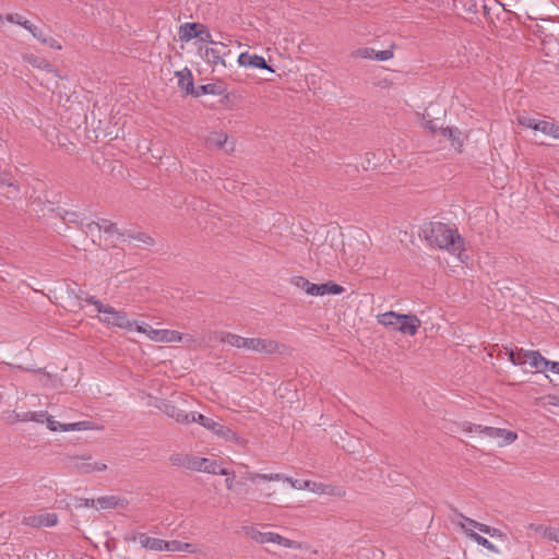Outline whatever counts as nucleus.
I'll use <instances>...</instances> for the list:
<instances>
[{"label": "nucleus", "mask_w": 559, "mask_h": 559, "mask_svg": "<svg viewBox=\"0 0 559 559\" xmlns=\"http://www.w3.org/2000/svg\"><path fill=\"white\" fill-rule=\"evenodd\" d=\"M191 544L182 543L179 540H164L163 550L170 552H179V551H191Z\"/></svg>", "instance_id": "obj_33"}, {"label": "nucleus", "mask_w": 559, "mask_h": 559, "mask_svg": "<svg viewBox=\"0 0 559 559\" xmlns=\"http://www.w3.org/2000/svg\"><path fill=\"white\" fill-rule=\"evenodd\" d=\"M5 20L10 23H14L17 25H22V23L26 20L23 15L19 13H11L5 16Z\"/></svg>", "instance_id": "obj_52"}, {"label": "nucleus", "mask_w": 559, "mask_h": 559, "mask_svg": "<svg viewBox=\"0 0 559 559\" xmlns=\"http://www.w3.org/2000/svg\"><path fill=\"white\" fill-rule=\"evenodd\" d=\"M516 120L518 123L524 128L542 132L543 134L549 135L554 139H559V126L549 120H539L525 112L520 114Z\"/></svg>", "instance_id": "obj_4"}, {"label": "nucleus", "mask_w": 559, "mask_h": 559, "mask_svg": "<svg viewBox=\"0 0 559 559\" xmlns=\"http://www.w3.org/2000/svg\"><path fill=\"white\" fill-rule=\"evenodd\" d=\"M41 44H44L52 49H57V50L62 49L61 44L57 39H55L53 37H51L49 35H47L45 38H43Z\"/></svg>", "instance_id": "obj_50"}, {"label": "nucleus", "mask_w": 559, "mask_h": 559, "mask_svg": "<svg viewBox=\"0 0 559 559\" xmlns=\"http://www.w3.org/2000/svg\"><path fill=\"white\" fill-rule=\"evenodd\" d=\"M22 27H24L25 29H27L32 35L33 33L36 31V25H34L33 23H31L28 20H25L22 25Z\"/></svg>", "instance_id": "obj_55"}, {"label": "nucleus", "mask_w": 559, "mask_h": 559, "mask_svg": "<svg viewBox=\"0 0 559 559\" xmlns=\"http://www.w3.org/2000/svg\"><path fill=\"white\" fill-rule=\"evenodd\" d=\"M423 234L431 247L447 250L461 259L464 251V239L456 228L441 222H430L424 225Z\"/></svg>", "instance_id": "obj_1"}, {"label": "nucleus", "mask_w": 559, "mask_h": 559, "mask_svg": "<svg viewBox=\"0 0 559 559\" xmlns=\"http://www.w3.org/2000/svg\"><path fill=\"white\" fill-rule=\"evenodd\" d=\"M272 544H276L284 548L301 549L302 545L299 542L288 539L277 533H274Z\"/></svg>", "instance_id": "obj_35"}, {"label": "nucleus", "mask_w": 559, "mask_h": 559, "mask_svg": "<svg viewBox=\"0 0 559 559\" xmlns=\"http://www.w3.org/2000/svg\"><path fill=\"white\" fill-rule=\"evenodd\" d=\"M293 285L304 290L309 296H318L319 284H313L302 276H296L292 281Z\"/></svg>", "instance_id": "obj_22"}, {"label": "nucleus", "mask_w": 559, "mask_h": 559, "mask_svg": "<svg viewBox=\"0 0 559 559\" xmlns=\"http://www.w3.org/2000/svg\"><path fill=\"white\" fill-rule=\"evenodd\" d=\"M457 525L462 528V531L465 533L466 536H468V532H475V530H478L481 532L484 523L477 522L471 518L465 516L462 513H457Z\"/></svg>", "instance_id": "obj_20"}, {"label": "nucleus", "mask_w": 559, "mask_h": 559, "mask_svg": "<svg viewBox=\"0 0 559 559\" xmlns=\"http://www.w3.org/2000/svg\"><path fill=\"white\" fill-rule=\"evenodd\" d=\"M85 301L93 305L95 307V310L98 313L103 314L102 317H99L100 322L107 325L117 326L119 329H124L128 331L133 330V324H135V321L130 320L127 312L116 310L114 307L109 305H104L94 296L86 297Z\"/></svg>", "instance_id": "obj_3"}, {"label": "nucleus", "mask_w": 559, "mask_h": 559, "mask_svg": "<svg viewBox=\"0 0 559 559\" xmlns=\"http://www.w3.org/2000/svg\"><path fill=\"white\" fill-rule=\"evenodd\" d=\"M548 369L551 372L559 374V361H550Z\"/></svg>", "instance_id": "obj_57"}, {"label": "nucleus", "mask_w": 559, "mask_h": 559, "mask_svg": "<svg viewBox=\"0 0 559 559\" xmlns=\"http://www.w3.org/2000/svg\"><path fill=\"white\" fill-rule=\"evenodd\" d=\"M425 129L429 130L431 133H436L438 130L441 131V126L438 122V119L436 120H426L424 122Z\"/></svg>", "instance_id": "obj_51"}, {"label": "nucleus", "mask_w": 559, "mask_h": 559, "mask_svg": "<svg viewBox=\"0 0 559 559\" xmlns=\"http://www.w3.org/2000/svg\"><path fill=\"white\" fill-rule=\"evenodd\" d=\"M305 486L307 487V490L317 495H324L326 484L310 480V483L305 484Z\"/></svg>", "instance_id": "obj_44"}, {"label": "nucleus", "mask_w": 559, "mask_h": 559, "mask_svg": "<svg viewBox=\"0 0 559 559\" xmlns=\"http://www.w3.org/2000/svg\"><path fill=\"white\" fill-rule=\"evenodd\" d=\"M102 224H103V219H100L99 222H88V223L81 222V228L86 235H90L92 237L93 242H96L95 238L102 237V229H103V227L100 226Z\"/></svg>", "instance_id": "obj_26"}, {"label": "nucleus", "mask_w": 559, "mask_h": 559, "mask_svg": "<svg viewBox=\"0 0 559 559\" xmlns=\"http://www.w3.org/2000/svg\"><path fill=\"white\" fill-rule=\"evenodd\" d=\"M136 239L140 240V241H143V242H145L147 245H152L153 243V239L151 237H148V236L141 235V236L136 237Z\"/></svg>", "instance_id": "obj_59"}, {"label": "nucleus", "mask_w": 559, "mask_h": 559, "mask_svg": "<svg viewBox=\"0 0 559 559\" xmlns=\"http://www.w3.org/2000/svg\"><path fill=\"white\" fill-rule=\"evenodd\" d=\"M524 350L525 349L521 348V349L510 352L509 358L513 365H524V360H523Z\"/></svg>", "instance_id": "obj_46"}, {"label": "nucleus", "mask_w": 559, "mask_h": 559, "mask_svg": "<svg viewBox=\"0 0 559 559\" xmlns=\"http://www.w3.org/2000/svg\"><path fill=\"white\" fill-rule=\"evenodd\" d=\"M243 350L259 354H274L280 350V345L277 342L269 338L246 337Z\"/></svg>", "instance_id": "obj_6"}, {"label": "nucleus", "mask_w": 559, "mask_h": 559, "mask_svg": "<svg viewBox=\"0 0 559 559\" xmlns=\"http://www.w3.org/2000/svg\"><path fill=\"white\" fill-rule=\"evenodd\" d=\"M212 418L204 416L203 414L197 413V412H190L188 417V424L190 423H198L202 427L206 429Z\"/></svg>", "instance_id": "obj_37"}, {"label": "nucleus", "mask_w": 559, "mask_h": 559, "mask_svg": "<svg viewBox=\"0 0 559 559\" xmlns=\"http://www.w3.org/2000/svg\"><path fill=\"white\" fill-rule=\"evenodd\" d=\"M545 537L559 544V528L548 527L544 531Z\"/></svg>", "instance_id": "obj_49"}, {"label": "nucleus", "mask_w": 559, "mask_h": 559, "mask_svg": "<svg viewBox=\"0 0 559 559\" xmlns=\"http://www.w3.org/2000/svg\"><path fill=\"white\" fill-rule=\"evenodd\" d=\"M246 535L255 543L269 544L272 543L274 532H262L255 527H249L246 530Z\"/></svg>", "instance_id": "obj_23"}, {"label": "nucleus", "mask_w": 559, "mask_h": 559, "mask_svg": "<svg viewBox=\"0 0 559 559\" xmlns=\"http://www.w3.org/2000/svg\"><path fill=\"white\" fill-rule=\"evenodd\" d=\"M227 134L225 132H212L206 138V145L210 148H222L224 144L227 142Z\"/></svg>", "instance_id": "obj_30"}, {"label": "nucleus", "mask_w": 559, "mask_h": 559, "mask_svg": "<svg viewBox=\"0 0 559 559\" xmlns=\"http://www.w3.org/2000/svg\"><path fill=\"white\" fill-rule=\"evenodd\" d=\"M246 479L251 483H255L257 480H281L284 479V474L272 473V474H261V473H248L246 475Z\"/></svg>", "instance_id": "obj_34"}, {"label": "nucleus", "mask_w": 559, "mask_h": 559, "mask_svg": "<svg viewBox=\"0 0 559 559\" xmlns=\"http://www.w3.org/2000/svg\"><path fill=\"white\" fill-rule=\"evenodd\" d=\"M465 1V5H466V9L468 12H477V2L476 0H464Z\"/></svg>", "instance_id": "obj_53"}, {"label": "nucleus", "mask_w": 559, "mask_h": 559, "mask_svg": "<svg viewBox=\"0 0 559 559\" xmlns=\"http://www.w3.org/2000/svg\"><path fill=\"white\" fill-rule=\"evenodd\" d=\"M225 485H226V488L227 489H233V486H234V477H227L225 479Z\"/></svg>", "instance_id": "obj_60"}, {"label": "nucleus", "mask_w": 559, "mask_h": 559, "mask_svg": "<svg viewBox=\"0 0 559 559\" xmlns=\"http://www.w3.org/2000/svg\"><path fill=\"white\" fill-rule=\"evenodd\" d=\"M197 38H199L201 41L209 43L211 45L225 46L223 43H218L213 39L212 34L204 24H201V28L197 35Z\"/></svg>", "instance_id": "obj_36"}, {"label": "nucleus", "mask_w": 559, "mask_h": 559, "mask_svg": "<svg viewBox=\"0 0 559 559\" xmlns=\"http://www.w3.org/2000/svg\"><path fill=\"white\" fill-rule=\"evenodd\" d=\"M468 431L484 435L490 439H498L499 447L509 445L518 439V435L514 431L483 425H471Z\"/></svg>", "instance_id": "obj_5"}, {"label": "nucleus", "mask_w": 559, "mask_h": 559, "mask_svg": "<svg viewBox=\"0 0 559 559\" xmlns=\"http://www.w3.org/2000/svg\"><path fill=\"white\" fill-rule=\"evenodd\" d=\"M46 425H47V428L51 431H62V427L66 426V424H61V423L55 420L51 416H48Z\"/></svg>", "instance_id": "obj_48"}, {"label": "nucleus", "mask_w": 559, "mask_h": 559, "mask_svg": "<svg viewBox=\"0 0 559 559\" xmlns=\"http://www.w3.org/2000/svg\"><path fill=\"white\" fill-rule=\"evenodd\" d=\"M379 324L391 328L404 335L414 336L421 326V320L413 313L402 314L395 311H388L378 316Z\"/></svg>", "instance_id": "obj_2"}, {"label": "nucleus", "mask_w": 559, "mask_h": 559, "mask_svg": "<svg viewBox=\"0 0 559 559\" xmlns=\"http://www.w3.org/2000/svg\"><path fill=\"white\" fill-rule=\"evenodd\" d=\"M523 360L524 364H528L532 368H535L539 372L548 370V366L550 364V360L543 357L542 354L537 350H524Z\"/></svg>", "instance_id": "obj_13"}, {"label": "nucleus", "mask_w": 559, "mask_h": 559, "mask_svg": "<svg viewBox=\"0 0 559 559\" xmlns=\"http://www.w3.org/2000/svg\"><path fill=\"white\" fill-rule=\"evenodd\" d=\"M92 428L91 421H78L72 424H66L64 427H62V431H80V430H87Z\"/></svg>", "instance_id": "obj_38"}, {"label": "nucleus", "mask_w": 559, "mask_h": 559, "mask_svg": "<svg viewBox=\"0 0 559 559\" xmlns=\"http://www.w3.org/2000/svg\"><path fill=\"white\" fill-rule=\"evenodd\" d=\"M26 60H27V62L36 66L37 68L45 69V70L51 69V64L47 60L39 59L33 55L26 57Z\"/></svg>", "instance_id": "obj_43"}, {"label": "nucleus", "mask_w": 559, "mask_h": 559, "mask_svg": "<svg viewBox=\"0 0 559 559\" xmlns=\"http://www.w3.org/2000/svg\"><path fill=\"white\" fill-rule=\"evenodd\" d=\"M102 234L105 236V240L111 245H116L117 241L124 240L126 234L120 231L117 225L108 219H103Z\"/></svg>", "instance_id": "obj_15"}, {"label": "nucleus", "mask_w": 559, "mask_h": 559, "mask_svg": "<svg viewBox=\"0 0 559 559\" xmlns=\"http://www.w3.org/2000/svg\"><path fill=\"white\" fill-rule=\"evenodd\" d=\"M73 467L81 474L100 473L107 469L103 462L93 461L88 454L73 456L71 459Z\"/></svg>", "instance_id": "obj_7"}, {"label": "nucleus", "mask_w": 559, "mask_h": 559, "mask_svg": "<svg viewBox=\"0 0 559 559\" xmlns=\"http://www.w3.org/2000/svg\"><path fill=\"white\" fill-rule=\"evenodd\" d=\"M33 36L41 43L43 38H45L47 34L40 27L37 26L36 31L33 33Z\"/></svg>", "instance_id": "obj_54"}, {"label": "nucleus", "mask_w": 559, "mask_h": 559, "mask_svg": "<svg viewBox=\"0 0 559 559\" xmlns=\"http://www.w3.org/2000/svg\"><path fill=\"white\" fill-rule=\"evenodd\" d=\"M132 539L147 550L163 551L164 539L152 537L145 533L134 534Z\"/></svg>", "instance_id": "obj_14"}, {"label": "nucleus", "mask_w": 559, "mask_h": 559, "mask_svg": "<svg viewBox=\"0 0 559 559\" xmlns=\"http://www.w3.org/2000/svg\"><path fill=\"white\" fill-rule=\"evenodd\" d=\"M190 457H191L190 454H185V455L176 454V455L170 456V462L175 466H180V467L186 468V464L190 460Z\"/></svg>", "instance_id": "obj_45"}, {"label": "nucleus", "mask_w": 559, "mask_h": 559, "mask_svg": "<svg viewBox=\"0 0 559 559\" xmlns=\"http://www.w3.org/2000/svg\"><path fill=\"white\" fill-rule=\"evenodd\" d=\"M0 192L7 195V198L15 197L17 188L9 175H0Z\"/></svg>", "instance_id": "obj_27"}, {"label": "nucleus", "mask_w": 559, "mask_h": 559, "mask_svg": "<svg viewBox=\"0 0 559 559\" xmlns=\"http://www.w3.org/2000/svg\"><path fill=\"white\" fill-rule=\"evenodd\" d=\"M119 506H122V503H120V500L114 496L100 497L96 500H92V507H95L96 509H114Z\"/></svg>", "instance_id": "obj_28"}, {"label": "nucleus", "mask_w": 559, "mask_h": 559, "mask_svg": "<svg viewBox=\"0 0 559 559\" xmlns=\"http://www.w3.org/2000/svg\"><path fill=\"white\" fill-rule=\"evenodd\" d=\"M355 58L374 59L378 61H386L393 58V45L385 50H374L370 47H360L353 51Z\"/></svg>", "instance_id": "obj_10"}, {"label": "nucleus", "mask_w": 559, "mask_h": 559, "mask_svg": "<svg viewBox=\"0 0 559 559\" xmlns=\"http://www.w3.org/2000/svg\"><path fill=\"white\" fill-rule=\"evenodd\" d=\"M238 63L242 67L271 70L262 56L242 52L238 57Z\"/></svg>", "instance_id": "obj_16"}, {"label": "nucleus", "mask_w": 559, "mask_h": 559, "mask_svg": "<svg viewBox=\"0 0 559 559\" xmlns=\"http://www.w3.org/2000/svg\"><path fill=\"white\" fill-rule=\"evenodd\" d=\"M22 27H24L25 29H27L32 35L33 33L36 31V25H34L33 23H31L28 20H25L22 25Z\"/></svg>", "instance_id": "obj_56"}, {"label": "nucleus", "mask_w": 559, "mask_h": 559, "mask_svg": "<svg viewBox=\"0 0 559 559\" xmlns=\"http://www.w3.org/2000/svg\"><path fill=\"white\" fill-rule=\"evenodd\" d=\"M201 28V23L187 22L179 26L178 36L181 41H190L197 38V35Z\"/></svg>", "instance_id": "obj_17"}, {"label": "nucleus", "mask_w": 559, "mask_h": 559, "mask_svg": "<svg viewBox=\"0 0 559 559\" xmlns=\"http://www.w3.org/2000/svg\"><path fill=\"white\" fill-rule=\"evenodd\" d=\"M283 480L289 483L290 486L294 489H297V490H305V489H307L305 484H309L310 483V480H298V479H294V478L285 476V475H284V479Z\"/></svg>", "instance_id": "obj_47"}, {"label": "nucleus", "mask_w": 559, "mask_h": 559, "mask_svg": "<svg viewBox=\"0 0 559 559\" xmlns=\"http://www.w3.org/2000/svg\"><path fill=\"white\" fill-rule=\"evenodd\" d=\"M468 537L479 546H483L484 548L488 549L489 551L493 554H500V549L497 546H495L490 540L479 535L478 533L468 532Z\"/></svg>", "instance_id": "obj_31"}, {"label": "nucleus", "mask_w": 559, "mask_h": 559, "mask_svg": "<svg viewBox=\"0 0 559 559\" xmlns=\"http://www.w3.org/2000/svg\"><path fill=\"white\" fill-rule=\"evenodd\" d=\"M481 533L489 535L490 537L506 539L507 535L499 528L484 524Z\"/></svg>", "instance_id": "obj_41"}, {"label": "nucleus", "mask_w": 559, "mask_h": 559, "mask_svg": "<svg viewBox=\"0 0 559 559\" xmlns=\"http://www.w3.org/2000/svg\"><path fill=\"white\" fill-rule=\"evenodd\" d=\"M246 337L240 336L238 334H234L230 332H222L219 333V341L224 344H228L238 349H243Z\"/></svg>", "instance_id": "obj_24"}, {"label": "nucleus", "mask_w": 559, "mask_h": 559, "mask_svg": "<svg viewBox=\"0 0 559 559\" xmlns=\"http://www.w3.org/2000/svg\"><path fill=\"white\" fill-rule=\"evenodd\" d=\"M206 430L213 432L216 437L224 439L225 441H230V442H236V443L240 442V438L234 430H231L229 427L214 420L213 418L210 421L209 426L206 427Z\"/></svg>", "instance_id": "obj_12"}, {"label": "nucleus", "mask_w": 559, "mask_h": 559, "mask_svg": "<svg viewBox=\"0 0 559 559\" xmlns=\"http://www.w3.org/2000/svg\"><path fill=\"white\" fill-rule=\"evenodd\" d=\"M216 474L224 475V476L234 475L233 472H230L228 468L222 467L219 464H218Z\"/></svg>", "instance_id": "obj_58"}, {"label": "nucleus", "mask_w": 559, "mask_h": 559, "mask_svg": "<svg viewBox=\"0 0 559 559\" xmlns=\"http://www.w3.org/2000/svg\"><path fill=\"white\" fill-rule=\"evenodd\" d=\"M22 523L26 526L39 528V527H51L58 523V516L56 513H38V514H26L23 516Z\"/></svg>", "instance_id": "obj_8"}, {"label": "nucleus", "mask_w": 559, "mask_h": 559, "mask_svg": "<svg viewBox=\"0 0 559 559\" xmlns=\"http://www.w3.org/2000/svg\"><path fill=\"white\" fill-rule=\"evenodd\" d=\"M346 491L341 486H334L331 484H326L325 486V496L336 497V498H343L345 496Z\"/></svg>", "instance_id": "obj_40"}, {"label": "nucleus", "mask_w": 559, "mask_h": 559, "mask_svg": "<svg viewBox=\"0 0 559 559\" xmlns=\"http://www.w3.org/2000/svg\"><path fill=\"white\" fill-rule=\"evenodd\" d=\"M178 76V85L181 90H183L187 94L192 93L193 91V78L191 72L188 69L177 72Z\"/></svg>", "instance_id": "obj_25"}, {"label": "nucleus", "mask_w": 559, "mask_h": 559, "mask_svg": "<svg viewBox=\"0 0 559 559\" xmlns=\"http://www.w3.org/2000/svg\"><path fill=\"white\" fill-rule=\"evenodd\" d=\"M218 463L207 457H199L191 455L190 460L186 464L187 469L203 472L209 474H216Z\"/></svg>", "instance_id": "obj_11"}, {"label": "nucleus", "mask_w": 559, "mask_h": 559, "mask_svg": "<svg viewBox=\"0 0 559 559\" xmlns=\"http://www.w3.org/2000/svg\"><path fill=\"white\" fill-rule=\"evenodd\" d=\"M163 411L169 418H173L176 423L188 424L189 413L178 408L177 406L173 404H165Z\"/></svg>", "instance_id": "obj_21"}, {"label": "nucleus", "mask_w": 559, "mask_h": 559, "mask_svg": "<svg viewBox=\"0 0 559 559\" xmlns=\"http://www.w3.org/2000/svg\"><path fill=\"white\" fill-rule=\"evenodd\" d=\"M151 341L156 343L190 342L192 337L175 330L154 329Z\"/></svg>", "instance_id": "obj_9"}, {"label": "nucleus", "mask_w": 559, "mask_h": 559, "mask_svg": "<svg viewBox=\"0 0 559 559\" xmlns=\"http://www.w3.org/2000/svg\"><path fill=\"white\" fill-rule=\"evenodd\" d=\"M48 414L46 412H23V413H14V418L16 421H35V423H46L48 418Z\"/></svg>", "instance_id": "obj_19"}, {"label": "nucleus", "mask_w": 559, "mask_h": 559, "mask_svg": "<svg viewBox=\"0 0 559 559\" xmlns=\"http://www.w3.org/2000/svg\"><path fill=\"white\" fill-rule=\"evenodd\" d=\"M344 292V287L333 282L319 284L318 296L340 295Z\"/></svg>", "instance_id": "obj_32"}, {"label": "nucleus", "mask_w": 559, "mask_h": 559, "mask_svg": "<svg viewBox=\"0 0 559 559\" xmlns=\"http://www.w3.org/2000/svg\"><path fill=\"white\" fill-rule=\"evenodd\" d=\"M133 330L139 333L145 334L147 338L151 341L152 333L154 332V328L145 322H136L133 324Z\"/></svg>", "instance_id": "obj_42"}, {"label": "nucleus", "mask_w": 559, "mask_h": 559, "mask_svg": "<svg viewBox=\"0 0 559 559\" xmlns=\"http://www.w3.org/2000/svg\"><path fill=\"white\" fill-rule=\"evenodd\" d=\"M60 217L66 224H76L81 226L82 219H80V215L76 212L63 211V213H59Z\"/></svg>", "instance_id": "obj_39"}, {"label": "nucleus", "mask_w": 559, "mask_h": 559, "mask_svg": "<svg viewBox=\"0 0 559 559\" xmlns=\"http://www.w3.org/2000/svg\"><path fill=\"white\" fill-rule=\"evenodd\" d=\"M441 134L451 141V145L456 150L461 151L464 144V135L457 128H444L441 129Z\"/></svg>", "instance_id": "obj_18"}, {"label": "nucleus", "mask_w": 559, "mask_h": 559, "mask_svg": "<svg viewBox=\"0 0 559 559\" xmlns=\"http://www.w3.org/2000/svg\"><path fill=\"white\" fill-rule=\"evenodd\" d=\"M203 58L205 61L213 66L222 64L225 66V60L219 49L210 47L204 50Z\"/></svg>", "instance_id": "obj_29"}]
</instances>
